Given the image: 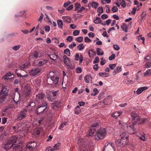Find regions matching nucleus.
<instances>
[{
	"label": "nucleus",
	"instance_id": "1",
	"mask_svg": "<svg viewBox=\"0 0 151 151\" xmlns=\"http://www.w3.org/2000/svg\"><path fill=\"white\" fill-rule=\"evenodd\" d=\"M130 116L132 118V124H127V127L129 129L134 132L132 133L133 134L136 133L137 132L136 129L134 127L135 126L147 123L149 121L148 118L142 119L139 118V115L134 111L131 113Z\"/></svg>",
	"mask_w": 151,
	"mask_h": 151
},
{
	"label": "nucleus",
	"instance_id": "2",
	"mask_svg": "<svg viewBox=\"0 0 151 151\" xmlns=\"http://www.w3.org/2000/svg\"><path fill=\"white\" fill-rule=\"evenodd\" d=\"M82 138L79 139L78 141L79 148L81 151H90L91 146Z\"/></svg>",
	"mask_w": 151,
	"mask_h": 151
},
{
	"label": "nucleus",
	"instance_id": "3",
	"mask_svg": "<svg viewBox=\"0 0 151 151\" xmlns=\"http://www.w3.org/2000/svg\"><path fill=\"white\" fill-rule=\"evenodd\" d=\"M106 134V131L105 129L101 128L96 132L95 136V138L97 140L103 139L105 137Z\"/></svg>",
	"mask_w": 151,
	"mask_h": 151
},
{
	"label": "nucleus",
	"instance_id": "4",
	"mask_svg": "<svg viewBox=\"0 0 151 151\" xmlns=\"http://www.w3.org/2000/svg\"><path fill=\"white\" fill-rule=\"evenodd\" d=\"M8 92L6 86H3L0 84V103L4 101L6 99V93Z\"/></svg>",
	"mask_w": 151,
	"mask_h": 151
},
{
	"label": "nucleus",
	"instance_id": "5",
	"mask_svg": "<svg viewBox=\"0 0 151 151\" xmlns=\"http://www.w3.org/2000/svg\"><path fill=\"white\" fill-rule=\"evenodd\" d=\"M47 104L45 101L43 102L42 103L37 106V114L38 115L42 113H43L44 112H46L47 111Z\"/></svg>",
	"mask_w": 151,
	"mask_h": 151
},
{
	"label": "nucleus",
	"instance_id": "6",
	"mask_svg": "<svg viewBox=\"0 0 151 151\" xmlns=\"http://www.w3.org/2000/svg\"><path fill=\"white\" fill-rule=\"evenodd\" d=\"M59 77L56 75L51 76L47 77V82L49 84H57L59 81Z\"/></svg>",
	"mask_w": 151,
	"mask_h": 151
},
{
	"label": "nucleus",
	"instance_id": "7",
	"mask_svg": "<svg viewBox=\"0 0 151 151\" xmlns=\"http://www.w3.org/2000/svg\"><path fill=\"white\" fill-rule=\"evenodd\" d=\"M99 123L96 122L93 123L91 127H90L89 134L90 136L93 135L95 134L96 130L99 127Z\"/></svg>",
	"mask_w": 151,
	"mask_h": 151
},
{
	"label": "nucleus",
	"instance_id": "8",
	"mask_svg": "<svg viewBox=\"0 0 151 151\" xmlns=\"http://www.w3.org/2000/svg\"><path fill=\"white\" fill-rule=\"evenodd\" d=\"M21 89L23 92L26 97L28 96L30 94L31 88L27 86L26 84H24L21 87Z\"/></svg>",
	"mask_w": 151,
	"mask_h": 151
},
{
	"label": "nucleus",
	"instance_id": "9",
	"mask_svg": "<svg viewBox=\"0 0 151 151\" xmlns=\"http://www.w3.org/2000/svg\"><path fill=\"white\" fill-rule=\"evenodd\" d=\"M45 96V94L42 93H39L36 95L35 100L37 103H42L43 102L45 101L43 99Z\"/></svg>",
	"mask_w": 151,
	"mask_h": 151
},
{
	"label": "nucleus",
	"instance_id": "10",
	"mask_svg": "<svg viewBox=\"0 0 151 151\" xmlns=\"http://www.w3.org/2000/svg\"><path fill=\"white\" fill-rule=\"evenodd\" d=\"M114 144L111 143H108L106 145H105L104 148L103 149V151H114Z\"/></svg>",
	"mask_w": 151,
	"mask_h": 151
},
{
	"label": "nucleus",
	"instance_id": "11",
	"mask_svg": "<svg viewBox=\"0 0 151 151\" xmlns=\"http://www.w3.org/2000/svg\"><path fill=\"white\" fill-rule=\"evenodd\" d=\"M63 61L65 64H66L68 66V68H69L72 69L73 68L71 65L70 60L69 58H68L66 55H64L63 57Z\"/></svg>",
	"mask_w": 151,
	"mask_h": 151
},
{
	"label": "nucleus",
	"instance_id": "12",
	"mask_svg": "<svg viewBox=\"0 0 151 151\" xmlns=\"http://www.w3.org/2000/svg\"><path fill=\"white\" fill-rule=\"evenodd\" d=\"M120 136L121 137V140L125 141V144H126L127 142L128 141V133L127 132L122 133Z\"/></svg>",
	"mask_w": 151,
	"mask_h": 151
},
{
	"label": "nucleus",
	"instance_id": "13",
	"mask_svg": "<svg viewBox=\"0 0 151 151\" xmlns=\"http://www.w3.org/2000/svg\"><path fill=\"white\" fill-rule=\"evenodd\" d=\"M37 146L36 143L34 142H30L29 144L27 145V149L31 151L33 150Z\"/></svg>",
	"mask_w": 151,
	"mask_h": 151
},
{
	"label": "nucleus",
	"instance_id": "14",
	"mask_svg": "<svg viewBox=\"0 0 151 151\" xmlns=\"http://www.w3.org/2000/svg\"><path fill=\"white\" fill-rule=\"evenodd\" d=\"M61 106V103L59 101H55L52 104V108L54 110H57Z\"/></svg>",
	"mask_w": 151,
	"mask_h": 151
},
{
	"label": "nucleus",
	"instance_id": "15",
	"mask_svg": "<svg viewBox=\"0 0 151 151\" xmlns=\"http://www.w3.org/2000/svg\"><path fill=\"white\" fill-rule=\"evenodd\" d=\"M40 69L39 68H37L33 69L30 72V74L31 75L35 76L37 75L40 72Z\"/></svg>",
	"mask_w": 151,
	"mask_h": 151
},
{
	"label": "nucleus",
	"instance_id": "16",
	"mask_svg": "<svg viewBox=\"0 0 151 151\" xmlns=\"http://www.w3.org/2000/svg\"><path fill=\"white\" fill-rule=\"evenodd\" d=\"M13 145V144H12L11 141H8L5 144L4 149L6 150H7L10 149Z\"/></svg>",
	"mask_w": 151,
	"mask_h": 151
},
{
	"label": "nucleus",
	"instance_id": "17",
	"mask_svg": "<svg viewBox=\"0 0 151 151\" xmlns=\"http://www.w3.org/2000/svg\"><path fill=\"white\" fill-rule=\"evenodd\" d=\"M27 112V110L25 109L21 111L19 114V120L22 119L26 117Z\"/></svg>",
	"mask_w": 151,
	"mask_h": 151
},
{
	"label": "nucleus",
	"instance_id": "18",
	"mask_svg": "<svg viewBox=\"0 0 151 151\" xmlns=\"http://www.w3.org/2000/svg\"><path fill=\"white\" fill-rule=\"evenodd\" d=\"M83 57L82 55H80L79 56L78 54H76L75 58V60H76L78 61L79 60V64H81L83 60Z\"/></svg>",
	"mask_w": 151,
	"mask_h": 151
},
{
	"label": "nucleus",
	"instance_id": "19",
	"mask_svg": "<svg viewBox=\"0 0 151 151\" xmlns=\"http://www.w3.org/2000/svg\"><path fill=\"white\" fill-rule=\"evenodd\" d=\"M111 100V97L109 96H108L104 99L103 103L105 105H109L110 104Z\"/></svg>",
	"mask_w": 151,
	"mask_h": 151
},
{
	"label": "nucleus",
	"instance_id": "20",
	"mask_svg": "<svg viewBox=\"0 0 151 151\" xmlns=\"http://www.w3.org/2000/svg\"><path fill=\"white\" fill-rule=\"evenodd\" d=\"M92 77L91 75H87L84 78V80L86 83H89L92 81Z\"/></svg>",
	"mask_w": 151,
	"mask_h": 151
},
{
	"label": "nucleus",
	"instance_id": "21",
	"mask_svg": "<svg viewBox=\"0 0 151 151\" xmlns=\"http://www.w3.org/2000/svg\"><path fill=\"white\" fill-rule=\"evenodd\" d=\"M13 76V74H12L10 72H9L7 73L3 77V78L5 80H8L9 79H10L11 78H12V77L9 78V77L11 76Z\"/></svg>",
	"mask_w": 151,
	"mask_h": 151
},
{
	"label": "nucleus",
	"instance_id": "22",
	"mask_svg": "<svg viewBox=\"0 0 151 151\" xmlns=\"http://www.w3.org/2000/svg\"><path fill=\"white\" fill-rule=\"evenodd\" d=\"M147 89V87H143L139 88L137 91V94H139L141 93L143 91Z\"/></svg>",
	"mask_w": 151,
	"mask_h": 151
},
{
	"label": "nucleus",
	"instance_id": "23",
	"mask_svg": "<svg viewBox=\"0 0 151 151\" xmlns=\"http://www.w3.org/2000/svg\"><path fill=\"white\" fill-rule=\"evenodd\" d=\"M122 113V112L121 111H116L112 114L111 116L115 118H116L121 115Z\"/></svg>",
	"mask_w": 151,
	"mask_h": 151
},
{
	"label": "nucleus",
	"instance_id": "24",
	"mask_svg": "<svg viewBox=\"0 0 151 151\" xmlns=\"http://www.w3.org/2000/svg\"><path fill=\"white\" fill-rule=\"evenodd\" d=\"M63 19L65 22L69 23L71 22V18L69 16L63 17Z\"/></svg>",
	"mask_w": 151,
	"mask_h": 151
},
{
	"label": "nucleus",
	"instance_id": "25",
	"mask_svg": "<svg viewBox=\"0 0 151 151\" xmlns=\"http://www.w3.org/2000/svg\"><path fill=\"white\" fill-rule=\"evenodd\" d=\"M17 138L15 136H12L10 138L9 141H11V142L12 144H13V145L14 143H15L17 142Z\"/></svg>",
	"mask_w": 151,
	"mask_h": 151
},
{
	"label": "nucleus",
	"instance_id": "26",
	"mask_svg": "<svg viewBox=\"0 0 151 151\" xmlns=\"http://www.w3.org/2000/svg\"><path fill=\"white\" fill-rule=\"evenodd\" d=\"M125 141H121V139L120 140H117L115 141L116 144L117 146H121V145L125 144Z\"/></svg>",
	"mask_w": 151,
	"mask_h": 151
},
{
	"label": "nucleus",
	"instance_id": "27",
	"mask_svg": "<svg viewBox=\"0 0 151 151\" xmlns=\"http://www.w3.org/2000/svg\"><path fill=\"white\" fill-rule=\"evenodd\" d=\"M96 51L97 55H102L104 54V52L102 49L100 48H97Z\"/></svg>",
	"mask_w": 151,
	"mask_h": 151
},
{
	"label": "nucleus",
	"instance_id": "28",
	"mask_svg": "<svg viewBox=\"0 0 151 151\" xmlns=\"http://www.w3.org/2000/svg\"><path fill=\"white\" fill-rule=\"evenodd\" d=\"M88 55L89 57L91 58L92 56L96 55V53L95 52L93 49L90 50L88 53Z\"/></svg>",
	"mask_w": 151,
	"mask_h": 151
},
{
	"label": "nucleus",
	"instance_id": "29",
	"mask_svg": "<svg viewBox=\"0 0 151 151\" xmlns=\"http://www.w3.org/2000/svg\"><path fill=\"white\" fill-rule=\"evenodd\" d=\"M121 27L122 30L126 32H128L127 27V25L125 23H124L123 25L121 26Z\"/></svg>",
	"mask_w": 151,
	"mask_h": 151
},
{
	"label": "nucleus",
	"instance_id": "30",
	"mask_svg": "<svg viewBox=\"0 0 151 151\" xmlns=\"http://www.w3.org/2000/svg\"><path fill=\"white\" fill-rule=\"evenodd\" d=\"M102 21L101 18L99 17H96L95 19L93 21V22L96 24L100 23Z\"/></svg>",
	"mask_w": 151,
	"mask_h": 151
},
{
	"label": "nucleus",
	"instance_id": "31",
	"mask_svg": "<svg viewBox=\"0 0 151 151\" xmlns=\"http://www.w3.org/2000/svg\"><path fill=\"white\" fill-rule=\"evenodd\" d=\"M30 65V63L29 62H27L22 65L21 66H19V67L21 68H26Z\"/></svg>",
	"mask_w": 151,
	"mask_h": 151
},
{
	"label": "nucleus",
	"instance_id": "32",
	"mask_svg": "<svg viewBox=\"0 0 151 151\" xmlns=\"http://www.w3.org/2000/svg\"><path fill=\"white\" fill-rule=\"evenodd\" d=\"M57 24L59 27L62 28L63 26V23L61 20H57Z\"/></svg>",
	"mask_w": 151,
	"mask_h": 151
},
{
	"label": "nucleus",
	"instance_id": "33",
	"mask_svg": "<svg viewBox=\"0 0 151 151\" xmlns=\"http://www.w3.org/2000/svg\"><path fill=\"white\" fill-rule=\"evenodd\" d=\"M99 74L102 77H108L109 76L108 74L106 72H100L99 73Z\"/></svg>",
	"mask_w": 151,
	"mask_h": 151
},
{
	"label": "nucleus",
	"instance_id": "34",
	"mask_svg": "<svg viewBox=\"0 0 151 151\" xmlns=\"http://www.w3.org/2000/svg\"><path fill=\"white\" fill-rule=\"evenodd\" d=\"M92 6L95 9H96L99 6L98 4L96 1H93L92 2L91 4Z\"/></svg>",
	"mask_w": 151,
	"mask_h": 151
},
{
	"label": "nucleus",
	"instance_id": "35",
	"mask_svg": "<svg viewBox=\"0 0 151 151\" xmlns=\"http://www.w3.org/2000/svg\"><path fill=\"white\" fill-rule=\"evenodd\" d=\"M60 143H58L56 144L54 147L53 148V150H57L60 148Z\"/></svg>",
	"mask_w": 151,
	"mask_h": 151
},
{
	"label": "nucleus",
	"instance_id": "36",
	"mask_svg": "<svg viewBox=\"0 0 151 151\" xmlns=\"http://www.w3.org/2000/svg\"><path fill=\"white\" fill-rule=\"evenodd\" d=\"M39 55V53L36 51H34L32 54V56L33 58L36 59L37 58Z\"/></svg>",
	"mask_w": 151,
	"mask_h": 151
},
{
	"label": "nucleus",
	"instance_id": "37",
	"mask_svg": "<svg viewBox=\"0 0 151 151\" xmlns=\"http://www.w3.org/2000/svg\"><path fill=\"white\" fill-rule=\"evenodd\" d=\"M118 1H120V4L123 8H124L126 6V4L124 0H118Z\"/></svg>",
	"mask_w": 151,
	"mask_h": 151
},
{
	"label": "nucleus",
	"instance_id": "38",
	"mask_svg": "<svg viewBox=\"0 0 151 151\" xmlns=\"http://www.w3.org/2000/svg\"><path fill=\"white\" fill-rule=\"evenodd\" d=\"M151 74V69H148L144 73L145 76H147Z\"/></svg>",
	"mask_w": 151,
	"mask_h": 151
},
{
	"label": "nucleus",
	"instance_id": "39",
	"mask_svg": "<svg viewBox=\"0 0 151 151\" xmlns=\"http://www.w3.org/2000/svg\"><path fill=\"white\" fill-rule=\"evenodd\" d=\"M84 46H83V44H79L78 46H77V48L78 49V50H83L84 48Z\"/></svg>",
	"mask_w": 151,
	"mask_h": 151
},
{
	"label": "nucleus",
	"instance_id": "40",
	"mask_svg": "<svg viewBox=\"0 0 151 151\" xmlns=\"http://www.w3.org/2000/svg\"><path fill=\"white\" fill-rule=\"evenodd\" d=\"M79 106H78L75 109V112L76 114H78L80 111Z\"/></svg>",
	"mask_w": 151,
	"mask_h": 151
},
{
	"label": "nucleus",
	"instance_id": "41",
	"mask_svg": "<svg viewBox=\"0 0 151 151\" xmlns=\"http://www.w3.org/2000/svg\"><path fill=\"white\" fill-rule=\"evenodd\" d=\"M26 13L24 11L19 12V16H20L21 17L24 18L26 17Z\"/></svg>",
	"mask_w": 151,
	"mask_h": 151
},
{
	"label": "nucleus",
	"instance_id": "42",
	"mask_svg": "<svg viewBox=\"0 0 151 151\" xmlns=\"http://www.w3.org/2000/svg\"><path fill=\"white\" fill-rule=\"evenodd\" d=\"M145 66L146 68L151 67V62H146L145 64Z\"/></svg>",
	"mask_w": 151,
	"mask_h": 151
},
{
	"label": "nucleus",
	"instance_id": "43",
	"mask_svg": "<svg viewBox=\"0 0 151 151\" xmlns=\"http://www.w3.org/2000/svg\"><path fill=\"white\" fill-rule=\"evenodd\" d=\"M83 37H77L76 39V40L79 43L82 42L83 40Z\"/></svg>",
	"mask_w": 151,
	"mask_h": 151
},
{
	"label": "nucleus",
	"instance_id": "44",
	"mask_svg": "<svg viewBox=\"0 0 151 151\" xmlns=\"http://www.w3.org/2000/svg\"><path fill=\"white\" fill-rule=\"evenodd\" d=\"M64 53L66 54L68 56H69L70 55V52L69 50L68 49H67L64 50Z\"/></svg>",
	"mask_w": 151,
	"mask_h": 151
},
{
	"label": "nucleus",
	"instance_id": "45",
	"mask_svg": "<svg viewBox=\"0 0 151 151\" xmlns=\"http://www.w3.org/2000/svg\"><path fill=\"white\" fill-rule=\"evenodd\" d=\"M46 61L45 60H43V61H39L37 64V65L38 66H41L42 65H44L45 63H46Z\"/></svg>",
	"mask_w": 151,
	"mask_h": 151
},
{
	"label": "nucleus",
	"instance_id": "46",
	"mask_svg": "<svg viewBox=\"0 0 151 151\" xmlns=\"http://www.w3.org/2000/svg\"><path fill=\"white\" fill-rule=\"evenodd\" d=\"M111 10L113 12H116L118 11V8L116 6H115L112 7Z\"/></svg>",
	"mask_w": 151,
	"mask_h": 151
},
{
	"label": "nucleus",
	"instance_id": "47",
	"mask_svg": "<svg viewBox=\"0 0 151 151\" xmlns=\"http://www.w3.org/2000/svg\"><path fill=\"white\" fill-rule=\"evenodd\" d=\"M97 12L99 13H103V8L102 7H99L97 9Z\"/></svg>",
	"mask_w": 151,
	"mask_h": 151
},
{
	"label": "nucleus",
	"instance_id": "48",
	"mask_svg": "<svg viewBox=\"0 0 151 151\" xmlns=\"http://www.w3.org/2000/svg\"><path fill=\"white\" fill-rule=\"evenodd\" d=\"M66 122L64 123H62L60 125V127L58 128V129H61L63 128L66 125Z\"/></svg>",
	"mask_w": 151,
	"mask_h": 151
},
{
	"label": "nucleus",
	"instance_id": "49",
	"mask_svg": "<svg viewBox=\"0 0 151 151\" xmlns=\"http://www.w3.org/2000/svg\"><path fill=\"white\" fill-rule=\"evenodd\" d=\"M109 68L112 70H113L116 66L115 64H109Z\"/></svg>",
	"mask_w": 151,
	"mask_h": 151
},
{
	"label": "nucleus",
	"instance_id": "50",
	"mask_svg": "<svg viewBox=\"0 0 151 151\" xmlns=\"http://www.w3.org/2000/svg\"><path fill=\"white\" fill-rule=\"evenodd\" d=\"M35 106V103L34 101L31 100L30 101V104L28 105V106H30L33 107Z\"/></svg>",
	"mask_w": 151,
	"mask_h": 151
},
{
	"label": "nucleus",
	"instance_id": "51",
	"mask_svg": "<svg viewBox=\"0 0 151 151\" xmlns=\"http://www.w3.org/2000/svg\"><path fill=\"white\" fill-rule=\"evenodd\" d=\"M111 0H101V2L103 4L109 3L111 2Z\"/></svg>",
	"mask_w": 151,
	"mask_h": 151
},
{
	"label": "nucleus",
	"instance_id": "52",
	"mask_svg": "<svg viewBox=\"0 0 151 151\" xmlns=\"http://www.w3.org/2000/svg\"><path fill=\"white\" fill-rule=\"evenodd\" d=\"M26 96H20V94H19V102L20 101H24L25 99Z\"/></svg>",
	"mask_w": 151,
	"mask_h": 151
},
{
	"label": "nucleus",
	"instance_id": "53",
	"mask_svg": "<svg viewBox=\"0 0 151 151\" xmlns=\"http://www.w3.org/2000/svg\"><path fill=\"white\" fill-rule=\"evenodd\" d=\"M75 5L76 6V8L75 9L76 11L78 9L80 8L81 7V5L80 4L76 3L75 4Z\"/></svg>",
	"mask_w": 151,
	"mask_h": 151
},
{
	"label": "nucleus",
	"instance_id": "54",
	"mask_svg": "<svg viewBox=\"0 0 151 151\" xmlns=\"http://www.w3.org/2000/svg\"><path fill=\"white\" fill-rule=\"evenodd\" d=\"M71 3V2L70 1H69L63 4V6L64 7H66L68 5H70Z\"/></svg>",
	"mask_w": 151,
	"mask_h": 151
},
{
	"label": "nucleus",
	"instance_id": "55",
	"mask_svg": "<svg viewBox=\"0 0 151 151\" xmlns=\"http://www.w3.org/2000/svg\"><path fill=\"white\" fill-rule=\"evenodd\" d=\"M80 33V31L78 30H75L73 32V35L74 36H77Z\"/></svg>",
	"mask_w": 151,
	"mask_h": 151
},
{
	"label": "nucleus",
	"instance_id": "56",
	"mask_svg": "<svg viewBox=\"0 0 151 151\" xmlns=\"http://www.w3.org/2000/svg\"><path fill=\"white\" fill-rule=\"evenodd\" d=\"M99 61V58L98 57H96L95 58L93 61V63L94 64L98 63Z\"/></svg>",
	"mask_w": 151,
	"mask_h": 151
},
{
	"label": "nucleus",
	"instance_id": "57",
	"mask_svg": "<svg viewBox=\"0 0 151 151\" xmlns=\"http://www.w3.org/2000/svg\"><path fill=\"white\" fill-rule=\"evenodd\" d=\"M93 92L94 93L93 94V96H96L99 93L98 90L96 88H95L93 90Z\"/></svg>",
	"mask_w": 151,
	"mask_h": 151
},
{
	"label": "nucleus",
	"instance_id": "58",
	"mask_svg": "<svg viewBox=\"0 0 151 151\" xmlns=\"http://www.w3.org/2000/svg\"><path fill=\"white\" fill-rule=\"evenodd\" d=\"M73 38L72 36H69L66 39V40L69 42H70L72 41Z\"/></svg>",
	"mask_w": 151,
	"mask_h": 151
},
{
	"label": "nucleus",
	"instance_id": "59",
	"mask_svg": "<svg viewBox=\"0 0 151 151\" xmlns=\"http://www.w3.org/2000/svg\"><path fill=\"white\" fill-rule=\"evenodd\" d=\"M115 58V55L114 54H113L111 56L109 57V59L110 60H112L114 59Z\"/></svg>",
	"mask_w": 151,
	"mask_h": 151
},
{
	"label": "nucleus",
	"instance_id": "60",
	"mask_svg": "<svg viewBox=\"0 0 151 151\" xmlns=\"http://www.w3.org/2000/svg\"><path fill=\"white\" fill-rule=\"evenodd\" d=\"M113 47L114 49L116 50H119L120 49L119 47L117 45H114Z\"/></svg>",
	"mask_w": 151,
	"mask_h": 151
},
{
	"label": "nucleus",
	"instance_id": "61",
	"mask_svg": "<svg viewBox=\"0 0 151 151\" xmlns=\"http://www.w3.org/2000/svg\"><path fill=\"white\" fill-rule=\"evenodd\" d=\"M45 29L46 32H48L50 31V27L49 26H45Z\"/></svg>",
	"mask_w": 151,
	"mask_h": 151
},
{
	"label": "nucleus",
	"instance_id": "62",
	"mask_svg": "<svg viewBox=\"0 0 151 151\" xmlns=\"http://www.w3.org/2000/svg\"><path fill=\"white\" fill-rule=\"evenodd\" d=\"M73 5H71L66 8V10L67 11H70L73 9Z\"/></svg>",
	"mask_w": 151,
	"mask_h": 151
},
{
	"label": "nucleus",
	"instance_id": "63",
	"mask_svg": "<svg viewBox=\"0 0 151 151\" xmlns=\"http://www.w3.org/2000/svg\"><path fill=\"white\" fill-rule=\"evenodd\" d=\"M53 148H51V147H49L46 148L45 151H53Z\"/></svg>",
	"mask_w": 151,
	"mask_h": 151
},
{
	"label": "nucleus",
	"instance_id": "64",
	"mask_svg": "<svg viewBox=\"0 0 151 151\" xmlns=\"http://www.w3.org/2000/svg\"><path fill=\"white\" fill-rule=\"evenodd\" d=\"M151 55L150 56H147L145 58V60L146 61L147 60H151Z\"/></svg>",
	"mask_w": 151,
	"mask_h": 151
}]
</instances>
